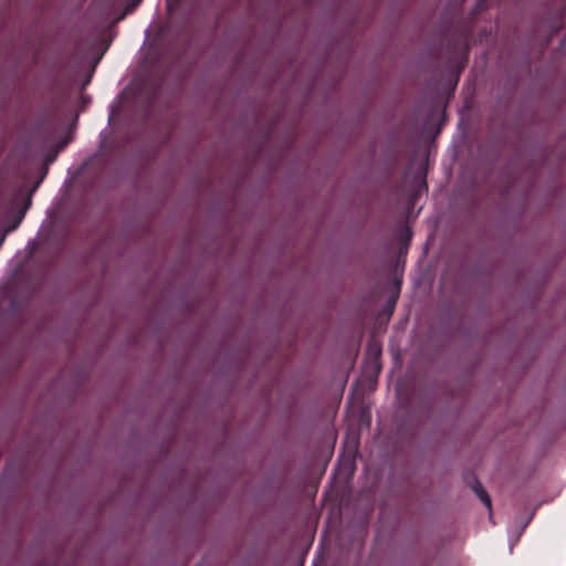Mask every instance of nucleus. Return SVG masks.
Returning a JSON list of instances; mask_svg holds the SVG:
<instances>
[{"mask_svg": "<svg viewBox=\"0 0 566 566\" xmlns=\"http://www.w3.org/2000/svg\"><path fill=\"white\" fill-rule=\"evenodd\" d=\"M43 179H9L0 193L4 212L14 219L8 230H15L32 203V196Z\"/></svg>", "mask_w": 566, "mask_h": 566, "instance_id": "nucleus-1", "label": "nucleus"}, {"mask_svg": "<svg viewBox=\"0 0 566 566\" xmlns=\"http://www.w3.org/2000/svg\"><path fill=\"white\" fill-rule=\"evenodd\" d=\"M400 187L403 190V192H406L405 202H406V206H407V209L409 212L415 208V206L418 201V198L423 192L428 191L427 179H424V178L401 179Z\"/></svg>", "mask_w": 566, "mask_h": 566, "instance_id": "nucleus-2", "label": "nucleus"}, {"mask_svg": "<svg viewBox=\"0 0 566 566\" xmlns=\"http://www.w3.org/2000/svg\"><path fill=\"white\" fill-rule=\"evenodd\" d=\"M472 489L476 496L483 502V504L491 511L492 504H491V497L489 496L488 492L484 490L483 485L475 480L474 484L472 485Z\"/></svg>", "mask_w": 566, "mask_h": 566, "instance_id": "nucleus-3", "label": "nucleus"}, {"mask_svg": "<svg viewBox=\"0 0 566 566\" xmlns=\"http://www.w3.org/2000/svg\"><path fill=\"white\" fill-rule=\"evenodd\" d=\"M82 179H67L64 184V188L69 191L77 186V182Z\"/></svg>", "mask_w": 566, "mask_h": 566, "instance_id": "nucleus-4", "label": "nucleus"}, {"mask_svg": "<svg viewBox=\"0 0 566 566\" xmlns=\"http://www.w3.org/2000/svg\"><path fill=\"white\" fill-rule=\"evenodd\" d=\"M409 237H410V231H409V229H406V231L401 235V239L406 240V238H409Z\"/></svg>", "mask_w": 566, "mask_h": 566, "instance_id": "nucleus-5", "label": "nucleus"}, {"mask_svg": "<svg viewBox=\"0 0 566 566\" xmlns=\"http://www.w3.org/2000/svg\"><path fill=\"white\" fill-rule=\"evenodd\" d=\"M55 156H56L55 154H54V155H52V156H50V157L46 159V163H52V161L54 160Z\"/></svg>", "mask_w": 566, "mask_h": 566, "instance_id": "nucleus-6", "label": "nucleus"}, {"mask_svg": "<svg viewBox=\"0 0 566 566\" xmlns=\"http://www.w3.org/2000/svg\"><path fill=\"white\" fill-rule=\"evenodd\" d=\"M88 83H90V77L85 81V83H84V85H83V86H85V85H86V84H88Z\"/></svg>", "mask_w": 566, "mask_h": 566, "instance_id": "nucleus-7", "label": "nucleus"}, {"mask_svg": "<svg viewBox=\"0 0 566 566\" xmlns=\"http://www.w3.org/2000/svg\"><path fill=\"white\" fill-rule=\"evenodd\" d=\"M46 172H48V171H46V169H45V170L43 171V174H42V176H41V177H45Z\"/></svg>", "mask_w": 566, "mask_h": 566, "instance_id": "nucleus-8", "label": "nucleus"}]
</instances>
